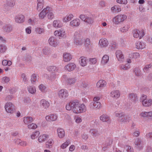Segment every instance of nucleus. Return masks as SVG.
<instances>
[{
    "label": "nucleus",
    "instance_id": "obj_1",
    "mask_svg": "<svg viewBox=\"0 0 152 152\" xmlns=\"http://www.w3.org/2000/svg\"><path fill=\"white\" fill-rule=\"evenodd\" d=\"M66 109L68 110H72L75 113H80L85 112L86 110V107L84 104H80L78 100L71 101L66 105Z\"/></svg>",
    "mask_w": 152,
    "mask_h": 152
},
{
    "label": "nucleus",
    "instance_id": "obj_2",
    "mask_svg": "<svg viewBox=\"0 0 152 152\" xmlns=\"http://www.w3.org/2000/svg\"><path fill=\"white\" fill-rule=\"evenodd\" d=\"M47 15L48 19H52L54 17V14L52 9L49 7H47L44 8L40 13L39 14V17L41 19H44L46 15Z\"/></svg>",
    "mask_w": 152,
    "mask_h": 152
},
{
    "label": "nucleus",
    "instance_id": "obj_3",
    "mask_svg": "<svg viewBox=\"0 0 152 152\" xmlns=\"http://www.w3.org/2000/svg\"><path fill=\"white\" fill-rule=\"evenodd\" d=\"M147 96L144 94H142L140 97V101L145 107H149L152 105V99H147Z\"/></svg>",
    "mask_w": 152,
    "mask_h": 152
},
{
    "label": "nucleus",
    "instance_id": "obj_4",
    "mask_svg": "<svg viewBox=\"0 0 152 152\" xmlns=\"http://www.w3.org/2000/svg\"><path fill=\"white\" fill-rule=\"evenodd\" d=\"M127 18L126 16L124 15H118L115 16L113 19V22L115 24H118L123 22Z\"/></svg>",
    "mask_w": 152,
    "mask_h": 152
},
{
    "label": "nucleus",
    "instance_id": "obj_5",
    "mask_svg": "<svg viewBox=\"0 0 152 152\" xmlns=\"http://www.w3.org/2000/svg\"><path fill=\"white\" fill-rule=\"evenodd\" d=\"M58 97L62 101H65L68 97L69 94L68 91L66 89L60 90L58 93Z\"/></svg>",
    "mask_w": 152,
    "mask_h": 152
},
{
    "label": "nucleus",
    "instance_id": "obj_6",
    "mask_svg": "<svg viewBox=\"0 0 152 152\" xmlns=\"http://www.w3.org/2000/svg\"><path fill=\"white\" fill-rule=\"evenodd\" d=\"M134 145L136 148L139 150L142 149L144 147V143L140 139L137 138L134 140Z\"/></svg>",
    "mask_w": 152,
    "mask_h": 152
},
{
    "label": "nucleus",
    "instance_id": "obj_7",
    "mask_svg": "<svg viewBox=\"0 0 152 152\" xmlns=\"http://www.w3.org/2000/svg\"><path fill=\"white\" fill-rule=\"evenodd\" d=\"M74 43L77 45H81L83 43L81 37L77 32H75L73 35Z\"/></svg>",
    "mask_w": 152,
    "mask_h": 152
},
{
    "label": "nucleus",
    "instance_id": "obj_8",
    "mask_svg": "<svg viewBox=\"0 0 152 152\" xmlns=\"http://www.w3.org/2000/svg\"><path fill=\"white\" fill-rule=\"evenodd\" d=\"M5 108L6 111L7 113H12L14 112V106L12 103H7L5 104Z\"/></svg>",
    "mask_w": 152,
    "mask_h": 152
},
{
    "label": "nucleus",
    "instance_id": "obj_9",
    "mask_svg": "<svg viewBox=\"0 0 152 152\" xmlns=\"http://www.w3.org/2000/svg\"><path fill=\"white\" fill-rule=\"evenodd\" d=\"M133 37L135 38H139L141 39L144 35V33L142 31H139L137 29L134 30L132 31Z\"/></svg>",
    "mask_w": 152,
    "mask_h": 152
},
{
    "label": "nucleus",
    "instance_id": "obj_10",
    "mask_svg": "<svg viewBox=\"0 0 152 152\" xmlns=\"http://www.w3.org/2000/svg\"><path fill=\"white\" fill-rule=\"evenodd\" d=\"M101 107L100 102H92L90 104V107L92 110L99 109Z\"/></svg>",
    "mask_w": 152,
    "mask_h": 152
},
{
    "label": "nucleus",
    "instance_id": "obj_11",
    "mask_svg": "<svg viewBox=\"0 0 152 152\" xmlns=\"http://www.w3.org/2000/svg\"><path fill=\"white\" fill-rule=\"evenodd\" d=\"M116 56L118 61L122 62L124 61V57L122 52L120 50H117L116 52Z\"/></svg>",
    "mask_w": 152,
    "mask_h": 152
},
{
    "label": "nucleus",
    "instance_id": "obj_12",
    "mask_svg": "<svg viewBox=\"0 0 152 152\" xmlns=\"http://www.w3.org/2000/svg\"><path fill=\"white\" fill-rule=\"evenodd\" d=\"M48 42L49 45L53 47H56L58 45L56 39L53 37H50L48 39Z\"/></svg>",
    "mask_w": 152,
    "mask_h": 152
},
{
    "label": "nucleus",
    "instance_id": "obj_13",
    "mask_svg": "<svg viewBox=\"0 0 152 152\" xmlns=\"http://www.w3.org/2000/svg\"><path fill=\"white\" fill-rule=\"evenodd\" d=\"M110 96L114 99H116L120 96V92L117 90L112 91L110 93Z\"/></svg>",
    "mask_w": 152,
    "mask_h": 152
},
{
    "label": "nucleus",
    "instance_id": "obj_14",
    "mask_svg": "<svg viewBox=\"0 0 152 152\" xmlns=\"http://www.w3.org/2000/svg\"><path fill=\"white\" fill-rule=\"evenodd\" d=\"M57 116L56 114H53L46 116L45 119L48 121H54L57 120Z\"/></svg>",
    "mask_w": 152,
    "mask_h": 152
},
{
    "label": "nucleus",
    "instance_id": "obj_15",
    "mask_svg": "<svg viewBox=\"0 0 152 152\" xmlns=\"http://www.w3.org/2000/svg\"><path fill=\"white\" fill-rule=\"evenodd\" d=\"M54 34L56 36L63 37L65 35V30L61 28L59 30L56 31L54 32Z\"/></svg>",
    "mask_w": 152,
    "mask_h": 152
},
{
    "label": "nucleus",
    "instance_id": "obj_16",
    "mask_svg": "<svg viewBox=\"0 0 152 152\" xmlns=\"http://www.w3.org/2000/svg\"><path fill=\"white\" fill-rule=\"evenodd\" d=\"M75 64L73 63L68 64L65 66V68L68 71H71L73 70L76 68Z\"/></svg>",
    "mask_w": 152,
    "mask_h": 152
},
{
    "label": "nucleus",
    "instance_id": "obj_17",
    "mask_svg": "<svg viewBox=\"0 0 152 152\" xmlns=\"http://www.w3.org/2000/svg\"><path fill=\"white\" fill-rule=\"evenodd\" d=\"M57 133L58 136L60 138H63L65 136V131L62 128H58Z\"/></svg>",
    "mask_w": 152,
    "mask_h": 152
},
{
    "label": "nucleus",
    "instance_id": "obj_18",
    "mask_svg": "<svg viewBox=\"0 0 152 152\" xmlns=\"http://www.w3.org/2000/svg\"><path fill=\"white\" fill-rule=\"evenodd\" d=\"M80 24V20L78 19H76L70 21L69 25L72 27H77Z\"/></svg>",
    "mask_w": 152,
    "mask_h": 152
},
{
    "label": "nucleus",
    "instance_id": "obj_19",
    "mask_svg": "<svg viewBox=\"0 0 152 152\" xmlns=\"http://www.w3.org/2000/svg\"><path fill=\"white\" fill-rule=\"evenodd\" d=\"M48 135L46 134L41 135L39 137L38 140L39 143L44 142L48 138Z\"/></svg>",
    "mask_w": 152,
    "mask_h": 152
},
{
    "label": "nucleus",
    "instance_id": "obj_20",
    "mask_svg": "<svg viewBox=\"0 0 152 152\" xmlns=\"http://www.w3.org/2000/svg\"><path fill=\"white\" fill-rule=\"evenodd\" d=\"M24 17L22 15H20L16 16L15 17V20L16 22L21 23L24 21Z\"/></svg>",
    "mask_w": 152,
    "mask_h": 152
},
{
    "label": "nucleus",
    "instance_id": "obj_21",
    "mask_svg": "<svg viewBox=\"0 0 152 152\" xmlns=\"http://www.w3.org/2000/svg\"><path fill=\"white\" fill-rule=\"evenodd\" d=\"M40 105L45 109H47L50 106L49 103L45 99H42L40 102Z\"/></svg>",
    "mask_w": 152,
    "mask_h": 152
},
{
    "label": "nucleus",
    "instance_id": "obj_22",
    "mask_svg": "<svg viewBox=\"0 0 152 152\" xmlns=\"http://www.w3.org/2000/svg\"><path fill=\"white\" fill-rule=\"evenodd\" d=\"M108 44L107 40L106 39H102L99 41V44L102 47H104L107 46L108 45Z\"/></svg>",
    "mask_w": 152,
    "mask_h": 152
},
{
    "label": "nucleus",
    "instance_id": "obj_23",
    "mask_svg": "<svg viewBox=\"0 0 152 152\" xmlns=\"http://www.w3.org/2000/svg\"><path fill=\"white\" fill-rule=\"evenodd\" d=\"M100 120L103 122H107L108 123L110 122V117L106 115H102L100 117Z\"/></svg>",
    "mask_w": 152,
    "mask_h": 152
},
{
    "label": "nucleus",
    "instance_id": "obj_24",
    "mask_svg": "<svg viewBox=\"0 0 152 152\" xmlns=\"http://www.w3.org/2000/svg\"><path fill=\"white\" fill-rule=\"evenodd\" d=\"M3 30L5 32L8 33L12 31L13 28L11 25L7 24L3 26Z\"/></svg>",
    "mask_w": 152,
    "mask_h": 152
},
{
    "label": "nucleus",
    "instance_id": "obj_25",
    "mask_svg": "<svg viewBox=\"0 0 152 152\" xmlns=\"http://www.w3.org/2000/svg\"><path fill=\"white\" fill-rule=\"evenodd\" d=\"M64 61L66 62H68L72 58V55L69 53H65L63 54Z\"/></svg>",
    "mask_w": 152,
    "mask_h": 152
},
{
    "label": "nucleus",
    "instance_id": "obj_26",
    "mask_svg": "<svg viewBox=\"0 0 152 152\" xmlns=\"http://www.w3.org/2000/svg\"><path fill=\"white\" fill-rule=\"evenodd\" d=\"M85 19V22L87 25H91L93 23L94 21V19L92 16H86Z\"/></svg>",
    "mask_w": 152,
    "mask_h": 152
},
{
    "label": "nucleus",
    "instance_id": "obj_27",
    "mask_svg": "<svg viewBox=\"0 0 152 152\" xmlns=\"http://www.w3.org/2000/svg\"><path fill=\"white\" fill-rule=\"evenodd\" d=\"M136 48L138 49H142L145 47V45L143 42H137L135 44Z\"/></svg>",
    "mask_w": 152,
    "mask_h": 152
},
{
    "label": "nucleus",
    "instance_id": "obj_28",
    "mask_svg": "<svg viewBox=\"0 0 152 152\" xmlns=\"http://www.w3.org/2000/svg\"><path fill=\"white\" fill-rule=\"evenodd\" d=\"M77 81L76 78L69 77L67 79L66 82L69 85H72L74 84Z\"/></svg>",
    "mask_w": 152,
    "mask_h": 152
},
{
    "label": "nucleus",
    "instance_id": "obj_29",
    "mask_svg": "<svg viewBox=\"0 0 152 152\" xmlns=\"http://www.w3.org/2000/svg\"><path fill=\"white\" fill-rule=\"evenodd\" d=\"M79 61L81 66H84L86 65L88 60L86 58L81 57L80 58Z\"/></svg>",
    "mask_w": 152,
    "mask_h": 152
},
{
    "label": "nucleus",
    "instance_id": "obj_30",
    "mask_svg": "<svg viewBox=\"0 0 152 152\" xmlns=\"http://www.w3.org/2000/svg\"><path fill=\"white\" fill-rule=\"evenodd\" d=\"M130 120H131L130 117L128 115L126 116L125 114L124 117H122L121 119H119L120 122L124 123L129 122Z\"/></svg>",
    "mask_w": 152,
    "mask_h": 152
},
{
    "label": "nucleus",
    "instance_id": "obj_31",
    "mask_svg": "<svg viewBox=\"0 0 152 152\" xmlns=\"http://www.w3.org/2000/svg\"><path fill=\"white\" fill-rule=\"evenodd\" d=\"M33 121V118L30 116L25 117L23 119V122L26 124H28L29 123L32 122Z\"/></svg>",
    "mask_w": 152,
    "mask_h": 152
},
{
    "label": "nucleus",
    "instance_id": "obj_32",
    "mask_svg": "<svg viewBox=\"0 0 152 152\" xmlns=\"http://www.w3.org/2000/svg\"><path fill=\"white\" fill-rule=\"evenodd\" d=\"M74 16L72 14H70L66 15L63 18V21L64 22L67 23L70 21L73 18Z\"/></svg>",
    "mask_w": 152,
    "mask_h": 152
},
{
    "label": "nucleus",
    "instance_id": "obj_33",
    "mask_svg": "<svg viewBox=\"0 0 152 152\" xmlns=\"http://www.w3.org/2000/svg\"><path fill=\"white\" fill-rule=\"evenodd\" d=\"M106 84V82L103 80H100L97 83V86L99 88L104 87Z\"/></svg>",
    "mask_w": 152,
    "mask_h": 152
},
{
    "label": "nucleus",
    "instance_id": "obj_34",
    "mask_svg": "<svg viewBox=\"0 0 152 152\" xmlns=\"http://www.w3.org/2000/svg\"><path fill=\"white\" fill-rule=\"evenodd\" d=\"M130 68L129 64H121L119 66V68L120 70H127Z\"/></svg>",
    "mask_w": 152,
    "mask_h": 152
},
{
    "label": "nucleus",
    "instance_id": "obj_35",
    "mask_svg": "<svg viewBox=\"0 0 152 152\" xmlns=\"http://www.w3.org/2000/svg\"><path fill=\"white\" fill-rule=\"evenodd\" d=\"M90 133L93 137H95L100 135V133L98 131L95 129H91L90 131Z\"/></svg>",
    "mask_w": 152,
    "mask_h": 152
},
{
    "label": "nucleus",
    "instance_id": "obj_36",
    "mask_svg": "<svg viewBox=\"0 0 152 152\" xmlns=\"http://www.w3.org/2000/svg\"><path fill=\"white\" fill-rule=\"evenodd\" d=\"M53 26L55 28H60L62 26V24L59 20H54L53 23Z\"/></svg>",
    "mask_w": 152,
    "mask_h": 152
},
{
    "label": "nucleus",
    "instance_id": "obj_37",
    "mask_svg": "<svg viewBox=\"0 0 152 152\" xmlns=\"http://www.w3.org/2000/svg\"><path fill=\"white\" fill-rule=\"evenodd\" d=\"M15 4V0H7L5 4V6L10 7H13Z\"/></svg>",
    "mask_w": 152,
    "mask_h": 152
},
{
    "label": "nucleus",
    "instance_id": "obj_38",
    "mask_svg": "<svg viewBox=\"0 0 152 152\" xmlns=\"http://www.w3.org/2000/svg\"><path fill=\"white\" fill-rule=\"evenodd\" d=\"M27 90L29 92L32 94H34L36 92V89L33 86H29L28 87Z\"/></svg>",
    "mask_w": 152,
    "mask_h": 152
},
{
    "label": "nucleus",
    "instance_id": "obj_39",
    "mask_svg": "<svg viewBox=\"0 0 152 152\" xmlns=\"http://www.w3.org/2000/svg\"><path fill=\"white\" fill-rule=\"evenodd\" d=\"M133 71L135 75L137 76H141L142 75L140 69L139 68H135L134 69Z\"/></svg>",
    "mask_w": 152,
    "mask_h": 152
},
{
    "label": "nucleus",
    "instance_id": "obj_40",
    "mask_svg": "<svg viewBox=\"0 0 152 152\" xmlns=\"http://www.w3.org/2000/svg\"><path fill=\"white\" fill-rule=\"evenodd\" d=\"M109 60V57L107 55L104 56L101 60V63L103 64H105L107 63Z\"/></svg>",
    "mask_w": 152,
    "mask_h": 152
},
{
    "label": "nucleus",
    "instance_id": "obj_41",
    "mask_svg": "<svg viewBox=\"0 0 152 152\" xmlns=\"http://www.w3.org/2000/svg\"><path fill=\"white\" fill-rule=\"evenodd\" d=\"M130 57L131 58L137 59L140 58V55L138 53H132L129 55Z\"/></svg>",
    "mask_w": 152,
    "mask_h": 152
},
{
    "label": "nucleus",
    "instance_id": "obj_42",
    "mask_svg": "<svg viewBox=\"0 0 152 152\" xmlns=\"http://www.w3.org/2000/svg\"><path fill=\"white\" fill-rule=\"evenodd\" d=\"M53 143V141L52 139H50L46 142V147L47 148H51Z\"/></svg>",
    "mask_w": 152,
    "mask_h": 152
},
{
    "label": "nucleus",
    "instance_id": "obj_43",
    "mask_svg": "<svg viewBox=\"0 0 152 152\" xmlns=\"http://www.w3.org/2000/svg\"><path fill=\"white\" fill-rule=\"evenodd\" d=\"M40 134V132L39 131H36L32 133L31 135V138L32 140H34L37 138Z\"/></svg>",
    "mask_w": 152,
    "mask_h": 152
},
{
    "label": "nucleus",
    "instance_id": "obj_44",
    "mask_svg": "<svg viewBox=\"0 0 152 152\" xmlns=\"http://www.w3.org/2000/svg\"><path fill=\"white\" fill-rule=\"evenodd\" d=\"M115 117H118L119 119H121L122 117H124V113L120 111H116L115 113Z\"/></svg>",
    "mask_w": 152,
    "mask_h": 152
},
{
    "label": "nucleus",
    "instance_id": "obj_45",
    "mask_svg": "<svg viewBox=\"0 0 152 152\" xmlns=\"http://www.w3.org/2000/svg\"><path fill=\"white\" fill-rule=\"evenodd\" d=\"M129 98L132 100L135 101L136 99H137V97L136 94L134 93H130L129 95Z\"/></svg>",
    "mask_w": 152,
    "mask_h": 152
},
{
    "label": "nucleus",
    "instance_id": "obj_46",
    "mask_svg": "<svg viewBox=\"0 0 152 152\" xmlns=\"http://www.w3.org/2000/svg\"><path fill=\"white\" fill-rule=\"evenodd\" d=\"M70 144V142L69 140H67L65 142L62 144L61 146V148L64 149L67 147L68 145Z\"/></svg>",
    "mask_w": 152,
    "mask_h": 152
},
{
    "label": "nucleus",
    "instance_id": "obj_47",
    "mask_svg": "<svg viewBox=\"0 0 152 152\" xmlns=\"http://www.w3.org/2000/svg\"><path fill=\"white\" fill-rule=\"evenodd\" d=\"M42 53L45 55H48L50 53V49L48 47H45L42 50Z\"/></svg>",
    "mask_w": 152,
    "mask_h": 152
},
{
    "label": "nucleus",
    "instance_id": "obj_48",
    "mask_svg": "<svg viewBox=\"0 0 152 152\" xmlns=\"http://www.w3.org/2000/svg\"><path fill=\"white\" fill-rule=\"evenodd\" d=\"M56 67L54 66H50L47 67V70L49 72H53L56 70Z\"/></svg>",
    "mask_w": 152,
    "mask_h": 152
},
{
    "label": "nucleus",
    "instance_id": "obj_49",
    "mask_svg": "<svg viewBox=\"0 0 152 152\" xmlns=\"http://www.w3.org/2000/svg\"><path fill=\"white\" fill-rule=\"evenodd\" d=\"M39 90L42 92H44L46 91V87L43 84H41L38 86Z\"/></svg>",
    "mask_w": 152,
    "mask_h": 152
},
{
    "label": "nucleus",
    "instance_id": "obj_50",
    "mask_svg": "<svg viewBox=\"0 0 152 152\" xmlns=\"http://www.w3.org/2000/svg\"><path fill=\"white\" fill-rule=\"evenodd\" d=\"M37 127V125L34 123H32L27 126V127L29 129H35Z\"/></svg>",
    "mask_w": 152,
    "mask_h": 152
},
{
    "label": "nucleus",
    "instance_id": "obj_51",
    "mask_svg": "<svg viewBox=\"0 0 152 152\" xmlns=\"http://www.w3.org/2000/svg\"><path fill=\"white\" fill-rule=\"evenodd\" d=\"M37 77L35 74H33L31 75V81L32 83H34L37 80Z\"/></svg>",
    "mask_w": 152,
    "mask_h": 152
},
{
    "label": "nucleus",
    "instance_id": "obj_52",
    "mask_svg": "<svg viewBox=\"0 0 152 152\" xmlns=\"http://www.w3.org/2000/svg\"><path fill=\"white\" fill-rule=\"evenodd\" d=\"M152 64H151L147 65L145 66L143 68V70L144 72L148 71L149 69H151L152 67Z\"/></svg>",
    "mask_w": 152,
    "mask_h": 152
},
{
    "label": "nucleus",
    "instance_id": "obj_53",
    "mask_svg": "<svg viewBox=\"0 0 152 152\" xmlns=\"http://www.w3.org/2000/svg\"><path fill=\"white\" fill-rule=\"evenodd\" d=\"M129 26L128 25L125 26L121 28L120 31L122 32H125L128 31Z\"/></svg>",
    "mask_w": 152,
    "mask_h": 152
},
{
    "label": "nucleus",
    "instance_id": "obj_54",
    "mask_svg": "<svg viewBox=\"0 0 152 152\" xmlns=\"http://www.w3.org/2000/svg\"><path fill=\"white\" fill-rule=\"evenodd\" d=\"M36 32L38 34H41L44 32V29L43 28H37L35 29Z\"/></svg>",
    "mask_w": 152,
    "mask_h": 152
},
{
    "label": "nucleus",
    "instance_id": "obj_55",
    "mask_svg": "<svg viewBox=\"0 0 152 152\" xmlns=\"http://www.w3.org/2000/svg\"><path fill=\"white\" fill-rule=\"evenodd\" d=\"M90 39L88 38H86L85 40V45L86 47H88L90 45H91Z\"/></svg>",
    "mask_w": 152,
    "mask_h": 152
},
{
    "label": "nucleus",
    "instance_id": "obj_56",
    "mask_svg": "<svg viewBox=\"0 0 152 152\" xmlns=\"http://www.w3.org/2000/svg\"><path fill=\"white\" fill-rule=\"evenodd\" d=\"M113 140L112 138L109 137L108 138L106 141V144L107 146L111 145L113 143Z\"/></svg>",
    "mask_w": 152,
    "mask_h": 152
},
{
    "label": "nucleus",
    "instance_id": "obj_57",
    "mask_svg": "<svg viewBox=\"0 0 152 152\" xmlns=\"http://www.w3.org/2000/svg\"><path fill=\"white\" fill-rule=\"evenodd\" d=\"M140 131L138 129H136L133 133V135L136 137H138L140 135Z\"/></svg>",
    "mask_w": 152,
    "mask_h": 152
},
{
    "label": "nucleus",
    "instance_id": "obj_58",
    "mask_svg": "<svg viewBox=\"0 0 152 152\" xmlns=\"http://www.w3.org/2000/svg\"><path fill=\"white\" fill-rule=\"evenodd\" d=\"M43 5L44 4L37 3V10L39 11H40L43 8Z\"/></svg>",
    "mask_w": 152,
    "mask_h": 152
},
{
    "label": "nucleus",
    "instance_id": "obj_59",
    "mask_svg": "<svg viewBox=\"0 0 152 152\" xmlns=\"http://www.w3.org/2000/svg\"><path fill=\"white\" fill-rule=\"evenodd\" d=\"M117 2L119 4H126L127 3V0H117Z\"/></svg>",
    "mask_w": 152,
    "mask_h": 152
},
{
    "label": "nucleus",
    "instance_id": "obj_60",
    "mask_svg": "<svg viewBox=\"0 0 152 152\" xmlns=\"http://www.w3.org/2000/svg\"><path fill=\"white\" fill-rule=\"evenodd\" d=\"M145 137L147 139L152 140V132L146 134Z\"/></svg>",
    "mask_w": 152,
    "mask_h": 152
},
{
    "label": "nucleus",
    "instance_id": "obj_61",
    "mask_svg": "<svg viewBox=\"0 0 152 152\" xmlns=\"http://www.w3.org/2000/svg\"><path fill=\"white\" fill-rule=\"evenodd\" d=\"M6 47L5 46L2 45H0V52H4L6 50Z\"/></svg>",
    "mask_w": 152,
    "mask_h": 152
},
{
    "label": "nucleus",
    "instance_id": "obj_62",
    "mask_svg": "<svg viewBox=\"0 0 152 152\" xmlns=\"http://www.w3.org/2000/svg\"><path fill=\"white\" fill-rule=\"evenodd\" d=\"M126 149L128 152H134V150L132 147L129 146H126Z\"/></svg>",
    "mask_w": 152,
    "mask_h": 152
},
{
    "label": "nucleus",
    "instance_id": "obj_63",
    "mask_svg": "<svg viewBox=\"0 0 152 152\" xmlns=\"http://www.w3.org/2000/svg\"><path fill=\"white\" fill-rule=\"evenodd\" d=\"M56 75L55 74H52L50 75V80L51 81H53L56 79Z\"/></svg>",
    "mask_w": 152,
    "mask_h": 152
},
{
    "label": "nucleus",
    "instance_id": "obj_64",
    "mask_svg": "<svg viewBox=\"0 0 152 152\" xmlns=\"http://www.w3.org/2000/svg\"><path fill=\"white\" fill-rule=\"evenodd\" d=\"M2 80L5 83H7L9 82L10 80V78L8 77L5 76L2 78Z\"/></svg>",
    "mask_w": 152,
    "mask_h": 152
}]
</instances>
